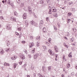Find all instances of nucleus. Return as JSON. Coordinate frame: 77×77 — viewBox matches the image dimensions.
I'll return each instance as SVG.
<instances>
[{
	"label": "nucleus",
	"mask_w": 77,
	"mask_h": 77,
	"mask_svg": "<svg viewBox=\"0 0 77 77\" xmlns=\"http://www.w3.org/2000/svg\"><path fill=\"white\" fill-rule=\"evenodd\" d=\"M30 23L31 24H32V25H33V26H36L38 25V24H37V23H36L33 20L32 21H31L30 22Z\"/></svg>",
	"instance_id": "nucleus-1"
},
{
	"label": "nucleus",
	"mask_w": 77,
	"mask_h": 77,
	"mask_svg": "<svg viewBox=\"0 0 77 77\" xmlns=\"http://www.w3.org/2000/svg\"><path fill=\"white\" fill-rule=\"evenodd\" d=\"M52 8V9L53 10H52L51 12H57V10L56 9L55 7H53Z\"/></svg>",
	"instance_id": "nucleus-2"
},
{
	"label": "nucleus",
	"mask_w": 77,
	"mask_h": 77,
	"mask_svg": "<svg viewBox=\"0 0 77 77\" xmlns=\"http://www.w3.org/2000/svg\"><path fill=\"white\" fill-rule=\"evenodd\" d=\"M20 57L22 60L25 59V56H24V55L21 54L20 55Z\"/></svg>",
	"instance_id": "nucleus-3"
},
{
	"label": "nucleus",
	"mask_w": 77,
	"mask_h": 77,
	"mask_svg": "<svg viewBox=\"0 0 77 77\" xmlns=\"http://www.w3.org/2000/svg\"><path fill=\"white\" fill-rule=\"evenodd\" d=\"M30 6H29L28 8V11L29 12H30V14H32V8H31Z\"/></svg>",
	"instance_id": "nucleus-4"
},
{
	"label": "nucleus",
	"mask_w": 77,
	"mask_h": 77,
	"mask_svg": "<svg viewBox=\"0 0 77 77\" xmlns=\"http://www.w3.org/2000/svg\"><path fill=\"white\" fill-rule=\"evenodd\" d=\"M48 51L49 53H50V54L52 55V56H54V55H55L54 53V52H52L51 50H49Z\"/></svg>",
	"instance_id": "nucleus-5"
},
{
	"label": "nucleus",
	"mask_w": 77,
	"mask_h": 77,
	"mask_svg": "<svg viewBox=\"0 0 77 77\" xmlns=\"http://www.w3.org/2000/svg\"><path fill=\"white\" fill-rule=\"evenodd\" d=\"M17 58V56H14L13 57H11V59L13 60H15Z\"/></svg>",
	"instance_id": "nucleus-6"
},
{
	"label": "nucleus",
	"mask_w": 77,
	"mask_h": 77,
	"mask_svg": "<svg viewBox=\"0 0 77 77\" xmlns=\"http://www.w3.org/2000/svg\"><path fill=\"white\" fill-rule=\"evenodd\" d=\"M10 19L11 20H12V21H16V18H14L13 17H11Z\"/></svg>",
	"instance_id": "nucleus-7"
},
{
	"label": "nucleus",
	"mask_w": 77,
	"mask_h": 77,
	"mask_svg": "<svg viewBox=\"0 0 77 77\" xmlns=\"http://www.w3.org/2000/svg\"><path fill=\"white\" fill-rule=\"evenodd\" d=\"M40 4H43L42 5V6H43L45 5V4H44V0H41L40 1Z\"/></svg>",
	"instance_id": "nucleus-8"
},
{
	"label": "nucleus",
	"mask_w": 77,
	"mask_h": 77,
	"mask_svg": "<svg viewBox=\"0 0 77 77\" xmlns=\"http://www.w3.org/2000/svg\"><path fill=\"white\" fill-rule=\"evenodd\" d=\"M6 28L8 30H11V26H10V25L8 24L6 26Z\"/></svg>",
	"instance_id": "nucleus-9"
},
{
	"label": "nucleus",
	"mask_w": 77,
	"mask_h": 77,
	"mask_svg": "<svg viewBox=\"0 0 77 77\" xmlns=\"http://www.w3.org/2000/svg\"><path fill=\"white\" fill-rule=\"evenodd\" d=\"M43 24H44V21L42 20H41L40 22L39 26H42Z\"/></svg>",
	"instance_id": "nucleus-10"
},
{
	"label": "nucleus",
	"mask_w": 77,
	"mask_h": 77,
	"mask_svg": "<svg viewBox=\"0 0 77 77\" xmlns=\"http://www.w3.org/2000/svg\"><path fill=\"white\" fill-rule=\"evenodd\" d=\"M39 56V54H37L35 55L34 56V58L35 59H36L37 57H38Z\"/></svg>",
	"instance_id": "nucleus-11"
},
{
	"label": "nucleus",
	"mask_w": 77,
	"mask_h": 77,
	"mask_svg": "<svg viewBox=\"0 0 77 77\" xmlns=\"http://www.w3.org/2000/svg\"><path fill=\"white\" fill-rule=\"evenodd\" d=\"M25 24L26 25V27H28V26H29V22H28V21L26 20L25 21Z\"/></svg>",
	"instance_id": "nucleus-12"
},
{
	"label": "nucleus",
	"mask_w": 77,
	"mask_h": 77,
	"mask_svg": "<svg viewBox=\"0 0 77 77\" xmlns=\"http://www.w3.org/2000/svg\"><path fill=\"white\" fill-rule=\"evenodd\" d=\"M27 17V15H26V13H25L23 16V19H26Z\"/></svg>",
	"instance_id": "nucleus-13"
},
{
	"label": "nucleus",
	"mask_w": 77,
	"mask_h": 77,
	"mask_svg": "<svg viewBox=\"0 0 77 77\" xmlns=\"http://www.w3.org/2000/svg\"><path fill=\"white\" fill-rule=\"evenodd\" d=\"M43 32H44V33H45V32H47V29H46V28H44L43 29Z\"/></svg>",
	"instance_id": "nucleus-14"
},
{
	"label": "nucleus",
	"mask_w": 77,
	"mask_h": 77,
	"mask_svg": "<svg viewBox=\"0 0 77 77\" xmlns=\"http://www.w3.org/2000/svg\"><path fill=\"white\" fill-rule=\"evenodd\" d=\"M34 45V43H31L29 46V48H32V47H33Z\"/></svg>",
	"instance_id": "nucleus-15"
},
{
	"label": "nucleus",
	"mask_w": 77,
	"mask_h": 77,
	"mask_svg": "<svg viewBox=\"0 0 77 77\" xmlns=\"http://www.w3.org/2000/svg\"><path fill=\"white\" fill-rule=\"evenodd\" d=\"M42 69H43V71L44 72H45V71H46V69L45 68V67L42 66Z\"/></svg>",
	"instance_id": "nucleus-16"
},
{
	"label": "nucleus",
	"mask_w": 77,
	"mask_h": 77,
	"mask_svg": "<svg viewBox=\"0 0 77 77\" xmlns=\"http://www.w3.org/2000/svg\"><path fill=\"white\" fill-rule=\"evenodd\" d=\"M17 64L16 63H15L14 64V68H16V67H17Z\"/></svg>",
	"instance_id": "nucleus-17"
},
{
	"label": "nucleus",
	"mask_w": 77,
	"mask_h": 77,
	"mask_svg": "<svg viewBox=\"0 0 77 77\" xmlns=\"http://www.w3.org/2000/svg\"><path fill=\"white\" fill-rule=\"evenodd\" d=\"M5 51L7 52H8V51H11V49H9V48H7L6 50H5Z\"/></svg>",
	"instance_id": "nucleus-18"
},
{
	"label": "nucleus",
	"mask_w": 77,
	"mask_h": 77,
	"mask_svg": "<svg viewBox=\"0 0 77 77\" xmlns=\"http://www.w3.org/2000/svg\"><path fill=\"white\" fill-rule=\"evenodd\" d=\"M41 39V38H40V36H39V37H37L36 39L37 40H38V41H39L40 39Z\"/></svg>",
	"instance_id": "nucleus-19"
},
{
	"label": "nucleus",
	"mask_w": 77,
	"mask_h": 77,
	"mask_svg": "<svg viewBox=\"0 0 77 77\" xmlns=\"http://www.w3.org/2000/svg\"><path fill=\"white\" fill-rule=\"evenodd\" d=\"M7 46H9V45H10V42H9V41H8V42H7Z\"/></svg>",
	"instance_id": "nucleus-20"
},
{
	"label": "nucleus",
	"mask_w": 77,
	"mask_h": 77,
	"mask_svg": "<svg viewBox=\"0 0 77 77\" xmlns=\"http://www.w3.org/2000/svg\"><path fill=\"white\" fill-rule=\"evenodd\" d=\"M4 66H9V64L7 63H5L4 64Z\"/></svg>",
	"instance_id": "nucleus-21"
},
{
	"label": "nucleus",
	"mask_w": 77,
	"mask_h": 77,
	"mask_svg": "<svg viewBox=\"0 0 77 77\" xmlns=\"http://www.w3.org/2000/svg\"><path fill=\"white\" fill-rule=\"evenodd\" d=\"M2 2L4 4V5H6V1H2Z\"/></svg>",
	"instance_id": "nucleus-22"
},
{
	"label": "nucleus",
	"mask_w": 77,
	"mask_h": 77,
	"mask_svg": "<svg viewBox=\"0 0 77 77\" xmlns=\"http://www.w3.org/2000/svg\"><path fill=\"white\" fill-rule=\"evenodd\" d=\"M4 53V51H3V50H2L1 51H0V54H3Z\"/></svg>",
	"instance_id": "nucleus-23"
},
{
	"label": "nucleus",
	"mask_w": 77,
	"mask_h": 77,
	"mask_svg": "<svg viewBox=\"0 0 77 77\" xmlns=\"http://www.w3.org/2000/svg\"><path fill=\"white\" fill-rule=\"evenodd\" d=\"M67 22L68 23H69L70 21H71V19H67Z\"/></svg>",
	"instance_id": "nucleus-24"
},
{
	"label": "nucleus",
	"mask_w": 77,
	"mask_h": 77,
	"mask_svg": "<svg viewBox=\"0 0 77 77\" xmlns=\"http://www.w3.org/2000/svg\"><path fill=\"white\" fill-rule=\"evenodd\" d=\"M14 15H15V16H17V15H18V14H17V12L16 11H15L14 13Z\"/></svg>",
	"instance_id": "nucleus-25"
},
{
	"label": "nucleus",
	"mask_w": 77,
	"mask_h": 77,
	"mask_svg": "<svg viewBox=\"0 0 77 77\" xmlns=\"http://www.w3.org/2000/svg\"><path fill=\"white\" fill-rule=\"evenodd\" d=\"M51 66H48V71H50V70H51Z\"/></svg>",
	"instance_id": "nucleus-26"
},
{
	"label": "nucleus",
	"mask_w": 77,
	"mask_h": 77,
	"mask_svg": "<svg viewBox=\"0 0 77 77\" xmlns=\"http://www.w3.org/2000/svg\"><path fill=\"white\" fill-rule=\"evenodd\" d=\"M39 42H37V43L36 44V46L37 47H38L39 45Z\"/></svg>",
	"instance_id": "nucleus-27"
},
{
	"label": "nucleus",
	"mask_w": 77,
	"mask_h": 77,
	"mask_svg": "<svg viewBox=\"0 0 77 77\" xmlns=\"http://www.w3.org/2000/svg\"><path fill=\"white\" fill-rule=\"evenodd\" d=\"M68 16H71V15H72V13H69L68 14Z\"/></svg>",
	"instance_id": "nucleus-28"
},
{
	"label": "nucleus",
	"mask_w": 77,
	"mask_h": 77,
	"mask_svg": "<svg viewBox=\"0 0 77 77\" xmlns=\"http://www.w3.org/2000/svg\"><path fill=\"white\" fill-rule=\"evenodd\" d=\"M43 48H44V49H45V50H44V51H45V50H47L46 49V48H47V47L45 46H43Z\"/></svg>",
	"instance_id": "nucleus-29"
},
{
	"label": "nucleus",
	"mask_w": 77,
	"mask_h": 77,
	"mask_svg": "<svg viewBox=\"0 0 77 77\" xmlns=\"http://www.w3.org/2000/svg\"><path fill=\"white\" fill-rule=\"evenodd\" d=\"M71 76H73L74 75V72H72L71 73Z\"/></svg>",
	"instance_id": "nucleus-30"
},
{
	"label": "nucleus",
	"mask_w": 77,
	"mask_h": 77,
	"mask_svg": "<svg viewBox=\"0 0 77 77\" xmlns=\"http://www.w3.org/2000/svg\"><path fill=\"white\" fill-rule=\"evenodd\" d=\"M67 66L68 68H69L70 67V64L69 63L67 64Z\"/></svg>",
	"instance_id": "nucleus-31"
},
{
	"label": "nucleus",
	"mask_w": 77,
	"mask_h": 77,
	"mask_svg": "<svg viewBox=\"0 0 77 77\" xmlns=\"http://www.w3.org/2000/svg\"><path fill=\"white\" fill-rule=\"evenodd\" d=\"M51 11H52V10H49V11L48 12L49 14H52V12H51Z\"/></svg>",
	"instance_id": "nucleus-32"
},
{
	"label": "nucleus",
	"mask_w": 77,
	"mask_h": 77,
	"mask_svg": "<svg viewBox=\"0 0 77 77\" xmlns=\"http://www.w3.org/2000/svg\"><path fill=\"white\" fill-rule=\"evenodd\" d=\"M70 41H71V42H73V41H74L73 38H72L70 39Z\"/></svg>",
	"instance_id": "nucleus-33"
},
{
	"label": "nucleus",
	"mask_w": 77,
	"mask_h": 77,
	"mask_svg": "<svg viewBox=\"0 0 77 77\" xmlns=\"http://www.w3.org/2000/svg\"><path fill=\"white\" fill-rule=\"evenodd\" d=\"M52 8L51 7L49 6V11H51V9Z\"/></svg>",
	"instance_id": "nucleus-34"
},
{
	"label": "nucleus",
	"mask_w": 77,
	"mask_h": 77,
	"mask_svg": "<svg viewBox=\"0 0 77 77\" xmlns=\"http://www.w3.org/2000/svg\"><path fill=\"white\" fill-rule=\"evenodd\" d=\"M46 20L47 21H49V17H47L46 18Z\"/></svg>",
	"instance_id": "nucleus-35"
},
{
	"label": "nucleus",
	"mask_w": 77,
	"mask_h": 77,
	"mask_svg": "<svg viewBox=\"0 0 77 77\" xmlns=\"http://www.w3.org/2000/svg\"><path fill=\"white\" fill-rule=\"evenodd\" d=\"M17 30L19 31H21V28H18Z\"/></svg>",
	"instance_id": "nucleus-36"
},
{
	"label": "nucleus",
	"mask_w": 77,
	"mask_h": 77,
	"mask_svg": "<svg viewBox=\"0 0 77 77\" xmlns=\"http://www.w3.org/2000/svg\"><path fill=\"white\" fill-rule=\"evenodd\" d=\"M51 38H49L48 39V42H49V43H51Z\"/></svg>",
	"instance_id": "nucleus-37"
},
{
	"label": "nucleus",
	"mask_w": 77,
	"mask_h": 77,
	"mask_svg": "<svg viewBox=\"0 0 77 77\" xmlns=\"http://www.w3.org/2000/svg\"><path fill=\"white\" fill-rule=\"evenodd\" d=\"M15 33L16 35H17V36H19V35H20V34H19V33L17 32H16Z\"/></svg>",
	"instance_id": "nucleus-38"
},
{
	"label": "nucleus",
	"mask_w": 77,
	"mask_h": 77,
	"mask_svg": "<svg viewBox=\"0 0 77 77\" xmlns=\"http://www.w3.org/2000/svg\"><path fill=\"white\" fill-rule=\"evenodd\" d=\"M69 57H72V55L71 54H69Z\"/></svg>",
	"instance_id": "nucleus-39"
},
{
	"label": "nucleus",
	"mask_w": 77,
	"mask_h": 77,
	"mask_svg": "<svg viewBox=\"0 0 77 77\" xmlns=\"http://www.w3.org/2000/svg\"><path fill=\"white\" fill-rule=\"evenodd\" d=\"M36 73H34L33 74V76L34 77H36Z\"/></svg>",
	"instance_id": "nucleus-40"
},
{
	"label": "nucleus",
	"mask_w": 77,
	"mask_h": 77,
	"mask_svg": "<svg viewBox=\"0 0 77 77\" xmlns=\"http://www.w3.org/2000/svg\"><path fill=\"white\" fill-rule=\"evenodd\" d=\"M72 2H70L68 3L69 5H71V4H72Z\"/></svg>",
	"instance_id": "nucleus-41"
},
{
	"label": "nucleus",
	"mask_w": 77,
	"mask_h": 77,
	"mask_svg": "<svg viewBox=\"0 0 77 77\" xmlns=\"http://www.w3.org/2000/svg\"><path fill=\"white\" fill-rule=\"evenodd\" d=\"M30 39L32 40V39H33V37L32 36H30Z\"/></svg>",
	"instance_id": "nucleus-42"
},
{
	"label": "nucleus",
	"mask_w": 77,
	"mask_h": 77,
	"mask_svg": "<svg viewBox=\"0 0 77 77\" xmlns=\"http://www.w3.org/2000/svg\"><path fill=\"white\" fill-rule=\"evenodd\" d=\"M22 62H23V61H21L20 62H19V63L20 65H21V64H22Z\"/></svg>",
	"instance_id": "nucleus-43"
},
{
	"label": "nucleus",
	"mask_w": 77,
	"mask_h": 77,
	"mask_svg": "<svg viewBox=\"0 0 77 77\" xmlns=\"http://www.w3.org/2000/svg\"><path fill=\"white\" fill-rule=\"evenodd\" d=\"M10 2L11 1H8V5H10Z\"/></svg>",
	"instance_id": "nucleus-44"
},
{
	"label": "nucleus",
	"mask_w": 77,
	"mask_h": 77,
	"mask_svg": "<svg viewBox=\"0 0 77 77\" xmlns=\"http://www.w3.org/2000/svg\"><path fill=\"white\" fill-rule=\"evenodd\" d=\"M0 18L1 20H3V16H0Z\"/></svg>",
	"instance_id": "nucleus-45"
},
{
	"label": "nucleus",
	"mask_w": 77,
	"mask_h": 77,
	"mask_svg": "<svg viewBox=\"0 0 77 77\" xmlns=\"http://www.w3.org/2000/svg\"><path fill=\"white\" fill-rule=\"evenodd\" d=\"M11 5L12 7H13L14 6V4H13V3H11Z\"/></svg>",
	"instance_id": "nucleus-46"
},
{
	"label": "nucleus",
	"mask_w": 77,
	"mask_h": 77,
	"mask_svg": "<svg viewBox=\"0 0 77 77\" xmlns=\"http://www.w3.org/2000/svg\"><path fill=\"white\" fill-rule=\"evenodd\" d=\"M54 29L55 30H57V28L56 26H54Z\"/></svg>",
	"instance_id": "nucleus-47"
},
{
	"label": "nucleus",
	"mask_w": 77,
	"mask_h": 77,
	"mask_svg": "<svg viewBox=\"0 0 77 77\" xmlns=\"http://www.w3.org/2000/svg\"><path fill=\"white\" fill-rule=\"evenodd\" d=\"M55 56H56V58H57V56H58V55H57V54H55Z\"/></svg>",
	"instance_id": "nucleus-48"
},
{
	"label": "nucleus",
	"mask_w": 77,
	"mask_h": 77,
	"mask_svg": "<svg viewBox=\"0 0 77 77\" xmlns=\"http://www.w3.org/2000/svg\"><path fill=\"white\" fill-rule=\"evenodd\" d=\"M73 30L74 32H75V31H76V29H75V28L73 29Z\"/></svg>",
	"instance_id": "nucleus-49"
},
{
	"label": "nucleus",
	"mask_w": 77,
	"mask_h": 77,
	"mask_svg": "<svg viewBox=\"0 0 77 77\" xmlns=\"http://www.w3.org/2000/svg\"><path fill=\"white\" fill-rule=\"evenodd\" d=\"M38 75H39V77H41V74L39 73L38 74Z\"/></svg>",
	"instance_id": "nucleus-50"
},
{
	"label": "nucleus",
	"mask_w": 77,
	"mask_h": 77,
	"mask_svg": "<svg viewBox=\"0 0 77 77\" xmlns=\"http://www.w3.org/2000/svg\"><path fill=\"white\" fill-rule=\"evenodd\" d=\"M29 58H31V55H30V54H29Z\"/></svg>",
	"instance_id": "nucleus-51"
},
{
	"label": "nucleus",
	"mask_w": 77,
	"mask_h": 77,
	"mask_svg": "<svg viewBox=\"0 0 77 77\" xmlns=\"http://www.w3.org/2000/svg\"><path fill=\"white\" fill-rule=\"evenodd\" d=\"M21 0H17V3H18L19 2H20V1Z\"/></svg>",
	"instance_id": "nucleus-52"
},
{
	"label": "nucleus",
	"mask_w": 77,
	"mask_h": 77,
	"mask_svg": "<svg viewBox=\"0 0 77 77\" xmlns=\"http://www.w3.org/2000/svg\"><path fill=\"white\" fill-rule=\"evenodd\" d=\"M57 48V46H55L54 47V48L55 49H55H56V50Z\"/></svg>",
	"instance_id": "nucleus-53"
},
{
	"label": "nucleus",
	"mask_w": 77,
	"mask_h": 77,
	"mask_svg": "<svg viewBox=\"0 0 77 77\" xmlns=\"http://www.w3.org/2000/svg\"><path fill=\"white\" fill-rule=\"evenodd\" d=\"M65 47H66V48H68V45H66V46H65Z\"/></svg>",
	"instance_id": "nucleus-54"
},
{
	"label": "nucleus",
	"mask_w": 77,
	"mask_h": 77,
	"mask_svg": "<svg viewBox=\"0 0 77 77\" xmlns=\"http://www.w3.org/2000/svg\"><path fill=\"white\" fill-rule=\"evenodd\" d=\"M22 44H24L25 43V42L24 41H23L22 42Z\"/></svg>",
	"instance_id": "nucleus-55"
},
{
	"label": "nucleus",
	"mask_w": 77,
	"mask_h": 77,
	"mask_svg": "<svg viewBox=\"0 0 77 77\" xmlns=\"http://www.w3.org/2000/svg\"><path fill=\"white\" fill-rule=\"evenodd\" d=\"M33 16L34 17H35V18H36V15H35V14H33Z\"/></svg>",
	"instance_id": "nucleus-56"
},
{
	"label": "nucleus",
	"mask_w": 77,
	"mask_h": 77,
	"mask_svg": "<svg viewBox=\"0 0 77 77\" xmlns=\"http://www.w3.org/2000/svg\"><path fill=\"white\" fill-rule=\"evenodd\" d=\"M55 52H56V53H57V52H58V51L56 50V49H55Z\"/></svg>",
	"instance_id": "nucleus-57"
},
{
	"label": "nucleus",
	"mask_w": 77,
	"mask_h": 77,
	"mask_svg": "<svg viewBox=\"0 0 77 77\" xmlns=\"http://www.w3.org/2000/svg\"><path fill=\"white\" fill-rule=\"evenodd\" d=\"M75 69H77V65H75Z\"/></svg>",
	"instance_id": "nucleus-58"
},
{
	"label": "nucleus",
	"mask_w": 77,
	"mask_h": 77,
	"mask_svg": "<svg viewBox=\"0 0 77 77\" xmlns=\"http://www.w3.org/2000/svg\"><path fill=\"white\" fill-rule=\"evenodd\" d=\"M34 52H35V51L33 50L32 51V53H34Z\"/></svg>",
	"instance_id": "nucleus-59"
},
{
	"label": "nucleus",
	"mask_w": 77,
	"mask_h": 77,
	"mask_svg": "<svg viewBox=\"0 0 77 77\" xmlns=\"http://www.w3.org/2000/svg\"><path fill=\"white\" fill-rule=\"evenodd\" d=\"M62 77H64V75L62 74L61 75Z\"/></svg>",
	"instance_id": "nucleus-60"
},
{
	"label": "nucleus",
	"mask_w": 77,
	"mask_h": 77,
	"mask_svg": "<svg viewBox=\"0 0 77 77\" xmlns=\"http://www.w3.org/2000/svg\"><path fill=\"white\" fill-rule=\"evenodd\" d=\"M72 45L73 46H75V44H72Z\"/></svg>",
	"instance_id": "nucleus-61"
},
{
	"label": "nucleus",
	"mask_w": 77,
	"mask_h": 77,
	"mask_svg": "<svg viewBox=\"0 0 77 77\" xmlns=\"http://www.w3.org/2000/svg\"><path fill=\"white\" fill-rule=\"evenodd\" d=\"M47 1L48 3L49 2H50V0H47Z\"/></svg>",
	"instance_id": "nucleus-62"
},
{
	"label": "nucleus",
	"mask_w": 77,
	"mask_h": 77,
	"mask_svg": "<svg viewBox=\"0 0 77 77\" xmlns=\"http://www.w3.org/2000/svg\"><path fill=\"white\" fill-rule=\"evenodd\" d=\"M19 36H20L19 38H21V37L22 35L20 34V35L19 34Z\"/></svg>",
	"instance_id": "nucleus-63"
},
{
	"label": "nucleus",
	"mask_w": 77,
	"mask_h": 77,
	"mask_svg": "<svg viewBox=\"0 0 77 77\" xmlns=\"http://www.w3.org/2000/svg\"><path fill=\"white\" fill-rule=\"evenodd\" d=\"M26 64H24V66H23L24 67H25V66H26Z\"/></svg>",
	"instance_id": "nucleus-64"
}]
</instances>
